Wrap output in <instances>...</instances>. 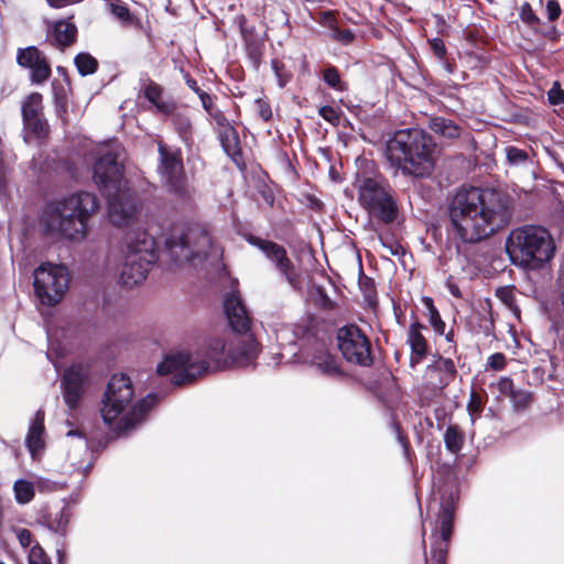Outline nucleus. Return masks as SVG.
Instances as JSON below:
<instances>
[{"mask_svg":"<svg viewBox=\"0 0 564 564\" xmlns=\"http://www.w3.org/2000/svg\"><path fill=\"white\" fill-rule=\"evenodd\" d=\"M164 94V87L153 79L147 78L142 82V95L152 106V112L167 118L173 110L177 109V102L165 98Z\"/></svg>","mask_w":564,"mask_h":564,"instance_id":"412c9836","label":"nucleus"},{"mask_svg":"<svg viewBox=\"0 0 564 564\" xmlns=\"http://www.w3.org/2000/svg\"><path fill=\"white\" fill-rule=\"evenodd\" d=\"M318 115L327 122H329L333 126H338L340 121V115L339 111L334 108L333 106H322L318 109Z\"/></svg>","mask_w":564,"mask_h":564,"instance_id":"49530a36","label":"nucleus"},{"mask_svg":"<svg viewBox=\"0 0 564 564\" xmlns=\"http://www.w3.org/2000/svg\"><path fill=\"white\" fill-rule=\"evenodd\" d=\"M165 187L167 191L178 198H187L189 196L186 178H166Z\"/></svg>","mask_w":564,"mask_h":564,"instance_id":"79ce46f5","label":"nucleus"},{"mask_svg":"<svg viewBox=\"0 0 564 564\" xmlns=\"http://www.w3.org/2000/svg\"><path fill=\"white\" fill-rule=\"evenodd\" d=\"M165 248L174 262L219 261L221 250L214 245L206 228L199 224L173 227L165 239Z\"/></svg>","mask_w":564,"mask_h":564,"instance_id":"6e6552de","label":"nucleus"},{"mask_svg":"<svg viewBox=\"0 0 564 564\" xmlns=\"http://www.w3.org/2000/svg\"><path fill=\"white\" fill-rule=\"evenodd\" d=\"M159 152V173L162 176H180L183 172V155L181 149H175L160 142Z\"/></svg>","mask_w":564,"mask_h":564,"instance_id":"5701e85b","label":"nucleus"},{"mask_svg":"<svg viewBox=\"0 0 564 564\" xmlns=\"http://www.w3.org/2000/svg\"><path fill=\"white\" fill-rule=\"evenodd\" d=\"M110 12L116 17L124 26H140V19L135 17L121 0H112L109 3Z\"/></svg>","mask_w":564,"mask_h":564,"instance_id":"2f4dec72","label":"nucleus"},{"mask_svg":"<svg viewBox=\"0 0 564 564\" xmlns=\"http://www.w3.org/2000/svg\"><path fill=\"white\" fill-rule=\"evenodd\" d=\"M184 79H185V84L187 85V87L193 90L197 96L203 91V89L199 88L196 79H194L189 73H186L184 75Z\"/></svg>","mask_w":564,"mask_h":564,"instance_id":"338daca9","label":"nucleus"},{"mask_svg":"<svg viewBox=\"0 0 564 564\" xmlns=\"http://www.w3.org/2000/svg\"><path fill=\"white\" fill-rule=\"evenodd\" d=\"M317 22L329 30H335L338 26L336 12L335 11H321L318 14Z\"/></svg>","mask_w":564,"mask_h":564,"instance_id":"603ef678","label":"nucleus"},{"mask_svg":"<svg viewBox=\"0 0 564 564\" xmlns=\"http://www.w3.org/2000/svg\"><path fill=\"white\" fill-rule=\"evenodd\" d=\"M17 63L19 66L30 69L33 84L41 85L52 75L50 62L36 46L18 48Z\"/></svg>","mask_w":564,"mask_h":564,"instance_id":"6ab92c4d","label":"nucleus"},{"mask_svg":"<svg viewBox=\"0 0 564 564\" xmlns=\"http://www.w3.org/2000/svg\"><path fill=\"white\" fill-rule=\"evenodd\" d=\"M156 260L155 239L141 228L129 230L118 264L120 283L128 288L142 283Z\"/></svg>","mask_w":564,"mask_h":564,"instance_id":"0eeeda50","label":"nucleus"},{"mask_svg":"<svg viewBox=\"0 0 564 564\" xmlns=\"http://www.w3.org/2000/svg\"><path fill=\"white\" fill-rule=\"evenodd\" d=\"M546 17L550 22H555L562 14V8L558 0H547L545 6Z\"/></svg>","mask_w":564,"mask_h":564,"instance_id":"6e6d98bb","label":"nucleus"},{"mask_svg":"<svg viewBox=\"0 0 564 564\" xmlns=\"http://www.w3.org/2000/svg\"><path fill=\"white\" fill-rule=\"evenodd\" d=\"M256 109L258 116L264 121L268 122L272 119V110L269 101L258 98L256 100Z\"/></svg>","mask_w":564,"mask_h":564,"instance_id":"5fc2aeb1","label":"nucleus"},{"mask_svg":"<svg viewBox=\"0 0 564 564\" xmlns=\"http://www.w3.org/2000/svg\"><path fill=\"white\" fill-rule=\"evenodd\" d=\"M520 19L527 25L534 28L541 23L540 18L533 11L529 2H524L520 9Z\"/></svg>","mask_w":564,"mask_h":564,"instance_id":"a18cd8bd","label":"nucleus"},{"mask_svg":"<svg viewBox=\"0 0 564 564\" xmlns=\"http://www.w3.org/2000/svg\"><path fill=\"white\" fill-rule=\"evenodd\" d=\"M430 47L434 56L440 61L444 59L447 56V48L445 46V43L442 39L435 37L433 40L429 41Z\"/></svg>","mask_w":564,"mask_h":564,"instance_id":"864d4df0","label":"nucleus"},{"mask_svg":"<svg viewBox=\"0 0 564 564\" xmlns=\"http://www.w3.org/2000/svg\"><path fill=\"white\" fill-rule=\"evenodd\" d=\"M58 72H62L64 78L62 82H52L53 101H69L72 95V84L69 76L65 68L58 67Z\"/></svg>","mask_w":564,"mask_h":564,"instance_id":"72a5a7b5","label":"nucleus"},{"mask_svg":"<svg viewBox=\"0 0 564 564\" xmlns=\"http://www.w3.org/2000/svg\"><path fill=\"white\" fill-rule=\"evenodd\" d=\"M246 18L240 17L239 25L241 36L245 42V48L248 58L251 61L254 68H258L262 63L264 53V42L254 34L253 28L251 30L245 26Z\"/></svg>","mask_w":564,"mask_h":564,"instance_id":"393cba45","label":"nucleus"},{"mask_svg":"<svg viewBox=\"0 0 564 564\" xmlns=\"http://www.w3.org/2000/svg\"><path fill=\"white\" fill-rule=\"evenodd\" d=\"M449 541L438 539L432 543L433 564H445Z\"/></svg>","mask_w":564,"mask_h":564,"instance_id":"37998d69","label":"nucleus"},{"mask_svg":"<svg viewBox=\"0 0 564 564\" xmlns=\"http://www.w3.org/2000/svg\"><path fill=\"white\" fill-rule=\"evenodd\" d=\"M382 247L391 254V256H400L403 254L404 250L402 246L393 240L380 239Z\"/></svg>","mask_w":564,"mask_h":564,"instance_id":"052dcab7","label":"nucleus"},{"mask_svg":"<svg viewBox=\"0 0 564 564\" xmlns=\"http://www.w3.org/2000/svg\"><path fill=\"white\" fill-rule=\"evenodd\" d=\"M67 437L72 438L73 444L68 452V459L70 465L77 469H83L85 475L91 468L90 463L83 465V460L89 457V447L86 437L79 431L70 430L66 434Z\"/></svg>","mask_w":564,"mask_h":564,"instance_id":"b1692460","label":"nucleus"},{"mask_svg":"<svg viewBox=\"0 0 564 564\" xmlns=\"http://www.w3.org/2000/svg\"><path fill=\"white\" fill-rule=\"evenodd\" d=\"M74 64L83 77L95 74L99 67L97 58L87 52L78 53L74 57Z\"/></svg>","mask_w":564,"mask_h":564,"instance_id":"f704fd0d","label":"nucleus"},{"mask_svg":"<svg viewBox=\"0 0 564 564\" xmlns=\"http://www.w3.org/2000/svg\"><path fill=\"white\" fill-rule=\"evenodd\" d=\"M43 430V415L37 412L26 435V446L33 456L36 455L44 446V441L42 438Z\"/></svg>","mask_w":564,"mask_h":564,"instance_id":"c756f323","label":"nucleus"},{"mask_svg":"<svg viewBox=\"0 0 564 564\" xmlns=\"http://www.w3.org/2000/svg\"><path fill=\"white\" fill-rule=\"evenodd\" d=\"M55 113L59 118L62 124L67 127L69 124L68 108L69 101H54Z\"/></svg>","mask_w":564,"mask_h":564,"instance_id":"4d7b16f0","label":"nucleus"},{"mask_svg":"<svg viewBox=\"0 0 564 564\" xmlns=\"http://www.w3.org/2000/svg\"><path fill=\"white\" fill-rule=\"evenodd\" d=\"M72 513L68 507H63L55 513H50L46 518L47 527L56 533H64L70 520Z\"/></svg>","mask_w":564,"mask_h":564,"instance_id":"c9c22d12","label":"nucleus"},{"mask_svg":"<svg viewBox=\"0 0 564 564\" xmlns=\"http://www.w3.org/2000/svg\"><path fill=\"white\" fill-rule=\"evenodd\" d=\"M97 186L108 204V216L116 226L128 225L138 213L134 194L128 187V178H98Z\"/></svg>","mask_w":564,"mask_h":564,"instance_id":"1a4fd4ad","label":"nucleus"},{"mask_svg":"<svg viewBox=\"0 0 564 564\" xmlns=\"http://www.w3.org/2000/svg\"><path fill=\"white\" fill-rule=\"evenodd\" d=\"M99 209L95 194L79 191L48 200L43 207L41 224L57 238L82 242L89 234V221Z\"/></svg>","mask_w":564,"mask_h":564,"instance_id":"7ed1b4c3","label":"nucleus"},{"mask_svg":"<svg viewBox=\"0 0 564 564\" xmlns=\"http://www.w3.org/2000/svg\"><path fill=\"white\" fill-rule=\"evenodd\" d=\"M427 373L438 376V387L444 388L452 382L456 376V367L451 358L438 356L433 364L427 366Z\"/></svg>","mask_w":564,"mask_h":564,"instance_id":"cd10ccee","label":"nucleus"},{"mask_svg":"<svg viewBox=\"0 0 564 564\" xmlns=\"http://www.w3.org/2000/svg\"><path fill=\"white\" fill-rule=\"evenodd\" d=\"M93 155V176H124L127 153L120 143L102 144Z\"/></svg>","mask_w":564,"mask_h":564,"instance_id":"4468645a","label":"nucleus"},{"mask_svg":"<svg viewBox=\"0 0 564 564\" xmlns=\"http://www.w3.org/2000/svg\"><path fill=\"white\" fill-rule=\"evenodd\" d=\"M72 18L47 22L45 41L54 48L64 52L77 42L78 29Z\"/></svg>","mask_w":564,"mask_h":564,"instance_id":"aec40b11","label":"nucleus"},{"mask_svg":"<svg viewBox=\"0 0 564 564\" xmlns=\"http://www.w3.org/2000/svg\"><path fill=\"white\" fill-rule=\"evenodd\" d=\"M200 101H202V106L204 108V110L208 113L210 111H213L216 106L214 104V99L215 97L209 95L208 93L206 91H202L199 95H198Z\"/></svg>","mask_w":564,"mask_h":564,"instance_id":"0e129e2a","label":"nucleus"},{"mask_svg":"<svg viewBox=\"0 0 564 564\" xmlns=\"http://www.w3.org/2000/svg\"><path fill=\"white\" fill-rule=\"evenodd\" d=\"M248 241L259 248L268 259L274 262L275 269L285 278L292 289L301 290L300 276L291 260L288 258L284 247L253 236H250Z\"/></svg>","mask_w":564,"mask_h":564,"instance_id":"dca6fc26","label":"nucleus"},{"mask_svg":"<svg viewBox=\"0 0 564 564\" xmlns=\"http://www.w3.org/2000/svg\"><path fill=\"white\" fill-rule=\"evenodd\" d=\"M17 539L24 550L30 547L32 543V534L28 529H18Z\"/></svg>","mask_w":564,"mask_h":564,"instance_id":"e2e57ef3","label":"nucleus"},{"mask_svg":"<svg viewBox=\"0 0 564 564\" xmlns=\"http://www.w3.org/2000/svg\"><path fill=\"white\" fill-rule=\"evenodd\" d=\"M497 388L501 394L507 395L509 398L514 390L513 382L509 377H501L497 382Z\"/></svg>","mask_w":564,"mask_h":564,"instance_id":"bf43d9fd","label":"nucleus"},{"mask_svg":"<svg viewBox=\"0 0 564 564\" xmlns=\"http://www.w3.org/2000/svg\"><path fill=\"white\" fill-rule=\"evenodd\" d=\"M12 173V163L11 159L7 158L2 152H0V176H7Z\"/></svg>","mask_w":564,"mask_h":564,"instance_id":"69168bd1","label":"nucleus"},{"mask_svg":"<svg viewBox=\"0 0 564 564\" xmlns=\"http://www.w3.org/2000/svg\"><path fill=\"white\" fill-rule=\"evenodd\" d=\"M332 39L341 43L343 45H349L355 40V34L350 29H339L338 26L332 31Z\"/></svg>","mask_w":564,"mask_h":564,"instance_id":"09e8293b","label":"nucleus"},{"mask_svg":"<svg viewBox=\"0 0 564 564\" xmlns=\"http://www.w3.org/2000/svg\"><path fill=\"white\" fill-rule=\"evenodd\" d=\"M465 437L457 425H449L444 433V444L446 449L457 455L464 446Z\"/></svg>","mask_w":564,"mask_h":564,"instance_id":"473e14b6","label":"nucleus"},{"mask_svg":"<svg viewBox=\"0 0 564 564\" xmlns=\"http://www.w3.org/2000/svg\"><path fill=\"white\" fill-rule=\"evenodd\" d=\"M507 365V358L502 352H495L490 355L486 362V370L500 371L505 369Z\"/></svg>","mask_w":564,"mask_h":564,"instance_id":"8fccbe9b","label":"nucleus"},{"mask_svg":"<svg viewBox=\"0 0 564 564\" xmlns=\"http://www.w3.org/2000/svg\"><path fill=\"white\" fill-rule=\"evenodd\" d=\"M259 181H261V184H259L258 187L260 188V193H261L263 200L268 205H273V203H274L273 191L267 185V183L264 182L263 178H259Z\"/></svg>","mask_w":564,"mask_h":564,"instance_id":"680f3d73","label":"nucleus"},{"mask_svg":"<svg viewBox=\"0 0 564 564\" xmlns=\"http://www.w3.org/2000/svg\"><path fill=\"white\" fill-rule=\"evenodd\" d=\"M271 67L276 76L279 86L283 88L292 79V74L279 58L271 61Z\"/></svg>","mask_w":564,"mask_h":564,"instance_id":"c03bdc74","label":"nucleus"},{"mask_svg":"<svg viewBox=\"0 0 564 564\" xmlns=\"http://www.w3.org/2000/svg\"><path fill=\"white\" fill-rule=\"evenodd\" d=\"M357 172L355 176H377L378 166L372 159L367 156H358L356 159Z\"/></svg>","mask_w":564,"mask_h":564,"instance_id":"ea45409f","label":"nucleus"},{"mask_svg":"<svg viewBox=\"0 0 564 564\" xmlns=\"http://www.w3.org/2000/svg\"><path fill=\"white\" fill-rule=\"evenodd\" d=\"M427 127L435 134L448 140L458 139L463 131L462 127L454 120L442 116L430 118Z\"/></svg>","mask_w":564,"mask_h":564,"instance_id":"bb28decb","label":"nucleus"},{"mask_svg":"<svg viewBox=\"0 0 564 564\" xmlns=\"http://www.w3.org/2000/svg\"><path fill=\"white\" fill-rule=\"evenodd\" d=\"M506 152L507 160L510 165H527L531 163L529 154L525 150L510 145L506 148Z\"/></svg>","mask_w":564,"mask_h":564,"instance_id":"a19ab883","label":"nucleus"},{"mask_svg":"<svg viewBox=\"0 0 564 564\" xmlns=\"http://www.w3.org/2000/svg\"><path fill=\"white\" fill-rule=\"evenodd\" d=\"M34 291L42 304L58 303L68 288V271L65 265L43 263L34 271Z\"/></svg>","mask_w":564,"mask_h":564,"instance_id":"9b49d317","label":"nucleus"},{"mask_svg":"<svg viewBox=\"0 0 564 564\" xmlns=\"http://www.w3.org/2000/svg\"><path fill=\"white\" fill-rule=\"evenodd\" d=\"M510 399L514 403L516 408L523 409L529 404L531 400V394L527 391L513 390V393H511Z\"/></svg>","mask_w":564,"mask_h":564,"instance_id":"13d9d810","label":"nucleus"},{"mask_svg":"<svg viewBox=\"0 0 564 564\" xmlns=\"http://www.w3.org/2000/svg\"><path fill=\"white\" fill-rule=\"evenodd\" d=\"M438 154L434 138L419 128L395 131L387 144L391 165L409 176H430Z\"/></svg>","mask_w":564,"mask_h":564,"instance_id":"20e7f679","label":"nucleus"},{"mask_svg":"<svg viewBox=\"0 0 564 564\" xmlns=\"http://www.w3.org/2000/svg\"><path fill=\"white\" fill-rule=\"evenodd\" d=\"M358 200L371 216L384 224L393 223L398 207L391 189L378 182V178H357Z\"/></svg>","mask_w":564,"mask_h":564,"instance_id":"9d476101","label":"nucleus"},{"mask_svg":"<svg viewBox=\"0 0 564 564\" xmlns=\"http://www.w3.org/2000/svg\"><path fill=\"white\" fill-rule=\"evenodd\" d=\"M547 100L552 106L564 105V89L558 82H554L547 91Z\"/></svg>","mask_w":564,"mask_h":564,"instance_id":"de8ad7c7","label":"nucleus"},{"mask_svg":"<svg viewBox=\"0 0 564 564\" xmlns=\"http://www.w3.org/2000/svg\"><path fill=\"white\" fill-rule=\"evenodd\" d=\"M322 78L324 83L332 89L337 91L347 90V84L341 80L338 68L334 65H328L322 70Z\"/></svg>","mask_w":564,"mask_h":564,"instance_id":"e433bc0d","label":"nucleus"},{"mask_svg":"<svg viewBox=\"0 0 564 564\" xmlns=\"http://www.w3.org/2000/svg\"><path fill=\"white\" fill-rule=\"evenodd\" d=\"M440 521V539L449 541L453 532L454 523V503L453 500L442 502V508L438 513Z\"/></svg>","mask_w":564,"mask_h":564,"instance_id":"7c9ffc66","label":"nucleus"},{"mask_svg":"<svg viewBox=\"0 0 564 564\" xmlns=\"http://www.w3.org/2000/svg\"><path fill=\"white\" fill-rule=\"evenodd\" d=\"M133 398V388L130 378L123 373L113 375L107 386L102 399L101 417L105 423L111 424L119 420L118 427L120 430L132 429L137 423L143 420L145 414L159 401L156 393H149L147 397L135 404L129 411Z\"/></svg>","mask_w":564,"mask_h":564,"instance_id":"39448f33","label":"nucleus"},{"mask_svg":"<svg viewBox=\"0 0 564 564\" xmlns=\"http://www.w3.org/2000/svg\"><path fill=\"white\" fill-rule=\"evenodd\" d=\"M14 497L18 503H29L35 495L34 486L31 481L19 479L13 485Z\"/></svg>","mask_w":564,"mask_h":564,"instance_id":"4c0bfd02","label":"nucleus"},{"mask_svg":"<svg viewBox=\"0 0 564 564\" xmlns=\"http://www.w3.org/2000/svg\"><path fill=\"white\" fill-rule=\"evenodd\" d=\"M338 348L350 364L369 367L372 364L371 344L356 325H347L337 332Z\"/></svg>","mask_w":564,"mask_h":564,"instance_id":"f8f14e48","label":"nucleus"},{"mask_svg":"<svg viewBox=\"0 0 564 564\" xmlns=\"http://www.w3.org/2000/svg\"><path fill=\"white\" fill-rule=\"evenodd\" d=\"M424 326L419 322L412 323L408 329L406 343L411 348V365L415 366L422 361L427 354V343L422 334Z\"/></svg>","mask_w":564,"mask_h":564,"instance_id":"a878e982","label":"nucleus"},{"mask_svg":"<svg viewBox=\"0 0 564 564\" xmlns=\"http://www.w3.org/2000/svg\"><path fill=\"white\" fill-rule=\"evenodd\" d=\"M512 198L495 187L462 185L453 189L446 202V215L456 238L475 243L509 224Z\"/></svg>","mask_w":564,"mask_h":564,"instance_id":"f257e3e1","label":"nucleus"},{"mask_svg":"<svg viewBox=\"0 0 564 564\" xmlns=\"http://www.w3.org/2000/svg\"><path fill=\"white\" fill-rule=\"evenodd\" d=\"M29 564H50L44 550L39 544H35L30 549Z\"/></svg>","mask_w":564,"mask_h":564,"instance_id":"3c124183","label":"nucleus"},{"mask_svg":"<svg viewBox=\"0 0 564 564\" xmlns=\"http://www.w3.org/2000/svg\"><path fill=\"white\" fill-rule=\"evenodd\" d=\"M208 115L213 118L218 128V138L221 148L236 164L239 172L243 173L246 171V162L243 159L238 131L229 122L225 113L217 107L213 111L208 112Z\"/></svg>","mask_w":564,"mask_h":564,"instance_id":"2eb2a0df","label":"nucleus"},{"mask_svg":"<svg viewBox=\"0 0 564 564\" xmlns=\"http://www.w3.org/2000/svg\"><path fill=\"white\" fill-rule=\"evenodd\" d=\"M506 252L512 264L525 270H539L553 258L555 243L545 228L525 225L510 231Z\"/></svg>","mask_w":564,"mask_h":564,"instance_id":"423d86ee","label":"nucleus"},{"mask_svg":"<svg viewBox=\"0 0 564 564\" xmlns=\"http://www.w3.org/2000/svg\"><path fill=\"white\" fill-rule=\"evenodd\" d=\"M300 357L326 377L337 379L344 376L337 358L329 354L324 343L315 340L312 346L301 350Z\"/></svg>","mask_w":564,"mask_h":564,"instance_id":"a211bd4d","label":"nucleus"},{"mask_svg":"<svg viewBox=\"0 0 564 564\" xmlns=\"http://www.w3.org/2000/svg\"><path fill=\"white\" fill-rule=\"evenodd\" d=\"M259 344L256 338L239 340L235 347L226 348L220 337H213L195 352L177 351L169 355L158 365L159 375L173 373L171 382L182 386L193 382L208 370L213 362L216 368H227L234 364L247 366L258 356Z\"/></svg>","mask_w":564,"mask_h":564,"instance_id":"f03ea898","label":"nucleus"},{"mask_svg":"<svg viewBox=\"0 0 564 564\" xmlns=\"http://www.w3.org/2000/svg\"><path fill=\"white\" fill-rule=\"evenodd\" d=\"M171 118V123L181 138V140L189 144L193 142L194 127L189 115L185 111L173 110L169 116Z\"/></svg>","mask_w":564,"mask_h":564,"instance_id":"c85d7f7f","label":"nucleus"},{"mask_svg":"<svg viewBox=\"0 0 564 564\" xmlns=\"http://www.w3.org/2000/svg\"><path fill=\"white\" fill-rule=\"evenodd\" d=\"M21 115L25 134L40 142H45L51 134V127L44 116L43 95L37 91L29 94L22 101Z\"/></svg>","mask_w":564,"mask_h":564,"instance_id":"ddd939ff","label":"nucleus"},{"mask_svg":"<svg viewBox=\"0 0 564 564\" xmlns=\"http://www.w3.org/2000/svg\"><path fill=\"white\" fill-rule=\"evenodd\" d=\"M224 311L231 330L243 338H254L251 332L252 318L238 292H230L224 299Z\"/></svg>","mask_w":564,"mask_h":564,"instance_id":"f3484780","label":"nucleus"},{"mask_svg":"<svg viewBox=\"0 0 564 564\" xmlns=\"http://www.w3.org/2000/svg\"><path fill=\"white\" fill-rule=\"evenodd\" d=\"M440 62L442 63L443 68L445 69V72L447 74H453L456 70L457 65H456L455 59L446 56V58L440 59Z\"/></svg>","mask_w":564,"mask_h":564,"instance_id":"774afa93","label":"nucleus"},{"mask_svg":"<svg viewBox=\"0 0 564 564\" xmlns=\"http://www.w3.org/2000/svg\"><path fill=\"white\" fill-rule=\"evenodd\" d=\"M423 303L429 312L430 324L437 334L442 335L445 330V323L442 321L437 308L434 306L433 300L426 296L423 299Z\"/></svg>","mask_w":564,"mask_h":564,"instance_id":"58836bf2","label":"nucleus"},{"mask_svg":"<svg viewBox=\"0 0 564 564\" xmlns=\"http://www.w3.org/2000/svg\"><path fill=\"white\" fill-rule=\"evenodd\" d=\"M86 372L79 365L67 368L62 380L64 401L70 410L77 408L83 395Z\"/></svg>","mask_w":564,"mask_h":564,"instance_id":"4be33fe9","label":"nucleus"}]
</instances>
